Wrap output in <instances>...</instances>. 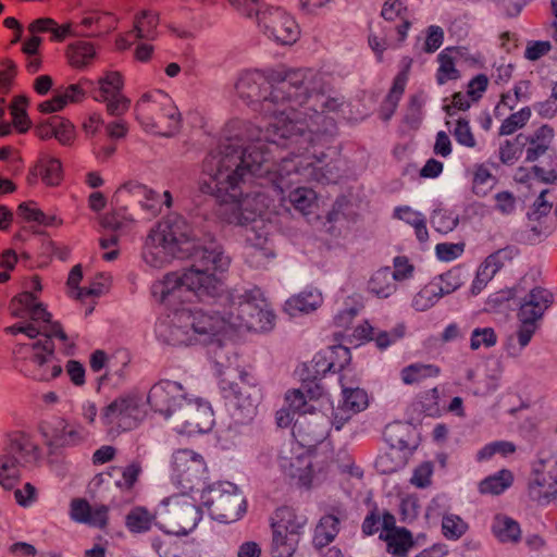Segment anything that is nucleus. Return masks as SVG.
Listing matches in <instances>:
<instances>
[{
	"label": "nucleus",
	"mask_w": 557,
	"mask_h": 557,
	"mask_svg": "<svg viewBox=\"0 0 557 557\" xmlns=\"http://www.w3.org/2000/svg\"><path fill=\"white\" fill-rule=\"evenodd\" d=\"M197 259L183 272L172 271L152 285V295L157 301L172 309L168 325V342L173 346H190L197 342L221 343L232 323L220 313H209L201 309L191 310L183 305L193 294L199 300L215 298L223 293V283L218 273L227 270L230 260L221 251L200 248Z\"/></svg>",
	"instance_id": "nucleus-1"
},
{
	"label": "nucleus",
	"mask_w": 557,
	"mask_h": 557,
	"mask_svg": "<svg viewBox=\"0 0 557 557\" xmlns=\"http://www.w3.org/2000/svg\"><path fill=\"white\" fill-rule=\"evenodd\" d=\"M318 72L310 67H275L246 71L236 89L242 99L260 106V113L273 119V133L288 138L295 129L290 113L307 103L318 87Z\"/></svg>",
	"instance_id": "nucleus-2"
},
{
	"label": "nucleus",
	"mask_w": 557,
	"mask_h": 557,
	"mask_svg": "<svg viewBox=\"0 0 557 557\" xmlns=\"http://www.w3.org/2000/svg\"><path fill=\"white\" fill-rule=\"evenodd\" d=\"M256 171L252 164L246 163L244 157L237 154H224L214 164H203L199 190L219 201L218 215L222 222L246 226L273 203L267 191H240L247 174Z\"/></svg>",
	"instance_id": "nucleus-3"
},
{
	"label": "nucleus",
	"mask_w": 557,
	"mask_h": 557,
	"mask_svg": "<svg viewBox=\"0 0 557 557\" xmlns=\"http://www.w3.org/2000/svg\"><path fill=\"white\" fill-rule=\"evenodd\" d=\"M45 339L20 344L14 350L15 368L26 377L37 382H50L62 374V366L55 356L53 338L67 344L70 338L62 324L54 321L42 331Z\"/></svg>",
	"instance_id": "nucleus-4"
},
{
	"label": "nucleus",
	"mask_w": 557,
	"mask_h": 557,
	"mask_svg": "<svg viewBox=\"0 0 557 557\" xmlns=\"http://www.w3.org/2000/svg\"><path fill=\"white\" fill-rule=\"evenodd\" d=\"M488 85L487 75L480 73L468 81L463 90L455 91L443 98L442 110L445 113V125L455 140L466 148H474L476 139L469 119L460 113H465L472 106L478 104L487 91Z\"/></svg>",
	"instance_id": "nucleus-5"
},
{
	"label": "nucleus",
	"mask_w": 557,
	"mask_h": 557,
	"mask_svg": "<svg viewBox=\"0 0 557 557\" xmlns=\"http://www.w3.org/2000/svg\"><path fill=\"white\" fill-rule=\"evenodd\" d=\"M380 32L370 30L368 45L377 62H383L388 49L400 48L407 40L414 24V13L406 0H385L381 7Z\"/></svg>",
	"instance_id": "nucleus-6"
},
{
	"label": "nucleus",
	"mask_w": 557,
	"mask_h": 557,
	"mask_svg": "<svg viewBox=\"0 0 557 557\" xmlns=\"http://www.w3.org/2000/svg\"><path fill=\"white\" fill-rule=\"evenodd\" d=\"M194 249V243L181 231L178 220L166 216L149 231L143 255L147 263L160 269L175 258L188 257Z\"/></svg>",
	"instance_id": "nucleus-7"
},
{
	"label": "nucleus",
	"mask_w": 557,
	"mask_h": 557,
	"mask_svg": "<svg viewBox=\"0 0 557 557\" xmlns=\"http://www.w3.org/2000/svg\"><path fill=\"white\" fill-rule=\"evenodd\" d=\"M307 398L299 388L288 391L285 396L293 413L297 414L292 424V435L299 446L311 448L327 436V424L332 423V417L326 413L330 409H321L320 401H309Z\"/></svg>",
	"instance_id": "nucleus-8"
},
{
	"label": "nucleus",
	"mask_w": 557,
	"mask_h": 557,
	"mask_svg": "<svg viewBox=\"0 0 557 557\" xmlns=\"http://www.w3.org/2000/svg\"><path fill=\"white\" fill-rule=\"evenodd\" d=\"M135 116L146 129L171 137L182 127V115L172 98L161 90L146 92L136 101Z\"/></svg>",
	"instance_id": "nucleus-9"
},
{
	"label": "nucleus",
	"mask_w": 557,
	"mask_h": 557,
	"mask_svg": "<svg viewBox=\"0 0 557 557\" xmlns=\"http://www.w3.org/2000/svg\"><path fill=\"white\" fill-rule=\"evenodd\" d=\"M201 504L210 516L223 523L242 519L247 512V500L239 488L231 482H219L201 493Z\"/></svg>",
	"instance_id": "nucleus-10"
},
{
	"label": "nucleus",
	"mask_w": 557,
	"mask_h": 557,
	"mask_svg": "<svg viewBox=\"0 0 557 557\" xmlns=\"http://www.w3.org/2000/svg\"><path fill=\"white\" fill-rule=\"evenodd\" d=\"M554 294L545 287L535 286L521 299L517 311L518 330L517 339L520 347H525L531 342L536 331L541 327L546 311L553 306Z\"/></svg>",
	"instance_id": "nucleus-11"
},
{
	"label": "nucleus",
	"mask_w": 557,
	"mask_h": 557,
	"mask_svg": "<svg viewBox=\"0 0 557 557\" xmlns=\"http://www.w3.org/2000/svg\"><path fill=\"white\" fill-rule=\"evenodd\" d=\"M145 413L140 397L126 393L104 406L101 409L100 419L110 433L120 434L137 428Z\"/></svg>",
	"instance_id": "nucleus-12"
},
{
	"label": "nucleus",
	"mask_w": 557,
	"mask_h": 557,
	"mask_svg": "<svg viewBox=\"0 0 557 557\" xmlns=\"http://www.w3.org/2000/svg\"><path fill=\"white\" fill-rule=\"evenodd\" d=\"M335 462L333 448L322 449L313 454V460L304 456L292 458L284 465L285 475L295 481L299 488L311 490L315 484L323 482L331 467Z\"/></svg>",
	"instance_id": "nucleus-13"
},
{
	"label": "nucleus",
	"mask_w": 557,
	"mask_h": 557,
	"mask_svg": "<svg viewBox=\"0 0 557 557\" xmlns=\"http://www.w3.org/2000/svg\"><path fill=\"white\" fill-rule=\"evenodd\" d=\"M202 518L197 502L188 494L182 493L163 500V519L169 525L168 534L187 535Z\"/></svg>",
	"instance_id": "nucleus-14"
},
{
	"label": "nucleus",
	"mask_w": 557,
	"mask_h": 557,
	"mask_svg": "<svg viewBox=\"0 0 557 557\" xmlns=\"http://www.w3.org/2000/svg\"><path fill=\"white\" fill-rule=\"evenodd\" d=\"M124 76L119 71H108L100 76L90 89V97L104 106L112 117L124 116L132 107V100L124 92Z\"/></svg>",
	"instance_id": "nucleus-15"
},
{
	"label": "nucleus",
	"mask_w": 557,
	"mask_h": 557,
	"mask_svg": "<svg viewBox=\"0 0 557 557\" xmlns=\"http://www.w3.org/2000/svg\"><path fill=\"white\" fill-rule=\"evenodd\" d=\"M230 317H234L233 311L230 312ZM235 319L238 326L249 331L265 332L274 326L275 314L268 308L263 298L247 292L238 302Z\"/></svg>",
	"instance_id": "nucleus-16"
},
{
	"label": "nucleus",
	"mask_w": 557,
	"mask_h": 557,
	"mask_svg": "<svg viewBox=\"0 0 557 557\" xmlns=\"http://www.w3.org/2000/svg\"><path fill=\"white\" fill-rule=\"evenodd\" d=\"M258 25L280 45H293L300 36V27L295 17L278 7L262 10L258 14Z\"/></svg>",
	"instance_id": "nucleus-17"
},
{
	"label": "nucleus",
	"mask_w": 557,
	"mask_h": 557,
	"mask_svg": "<svg viewBox=\"0 0 557 557\" xmlns=\"http://www.w3.org/2000/svg\"><path fill=\"white\" fill-rule=\"evenodd\" d=\"M172 473L182 490L193 491L205 480L207 463L202 455L188 448H180L172 455Z\"/></svg>",
	"instance_id": "nucleus-18"
},
{
	"label": "nucleus",
	"mask_w": 557,
	"mask_h": 557,
	"mask_svg": "<svg viewBox=\"0 0 557 557\" xmlns=\"http://www.w3.org/2000/svg\"><path fill=\"white\" fill-rule=\"evenodd\" d=\"M331 363L327 360L325 349L317 352L309 364H305L300 380L301 391L307 395L309 401H320L321 409H332L333 401L319 383L327 372H331Z\"/></svg>",
	"instance_id": "nucleus-19"
},
{
	"label": "nucleus",
	"mask_w": 557,
	"mask_h": 557,
	"mask_svg": "<svg viewBox=\"0 0 557 557\" xmlns=\"http://www.w3.org/2000/svg\"><path fill=\"white\" fill-rule=\"evenodd\" d=\"M438 66L435 72V82L438 86L446 85L449 82L461 79L462 73L458 64H467L476 67L480 60L472 54L468 47L448 46L445 47L436 57Z\"/></svg>",
	"instance_id": "nucleus-20"
},
{
	"label": "nucleus",
	"mask_w": 557,
	"mask_h": 557,
	"mask_svg": "<svg viewBox=\"0 0 557 557\" xmlns=\"http://www.w3.org/2000/svg\"><path fill=\"white\" fill-rule=\"evenodd\" d=\"M5 451L20 461L22 467L38 466L44 455L37 435L28 429L8 432Z\"/></svg>",
	"instance_id": "nucleus-21"
},
{
	"label": "nucleus",
	"mask_w": 557,
	"mask_h": 557,
	"mask_svg": "<svg viewBox=\"0 0 557 557\" xmlns=\"http://www.w3.org/2000/svg\"><path fill=\"white\" fill-rule=\"evenodd\" d=\"M186 399L182 385L169 380L153 384L147 397L151 409L165 418L176 417Z\"/></svg>",
	"instance_id": "nucleus-22"
},
{
	"label": "nucleus",
	"mask_w": 557,
	"mask_h": 557,
	"mask_svg": "<svg viewBox=\"0 0 557 557\" xmlns=\"http://www.w3.org/2000/svg\"><path fill=\"white\" fill-rule=\"evenodd\" d=\"M180 432L187 435L209 432L213 424V410L208 403L186 399L175 417Z\"/></svg>",
	"instance_id": "nucleus-23"
},
{
	"label": "nucleus",
	"mask_w": 557,
	"mask_h": 557,
	"mask_svg": "<svg viewBox=\"0 0 557 557\" xmlns=\"http://www.w3.org/2000/svg\"><path fill=\"white\" fill-rule=\"evenodd\" d=\"M528 500L537 507H546L557 499V474L544 463L534 468L525 485Z\"/></svg>",
	"instance_id": "nucleus-24"
},
{
	"label": "nucleus",
	"mask_w": 557,
	"mask_h": 557,
	"mask_svg": "<svg viewBox=\"0 0 557 557\" xmlns=\"http://www.w3.org/2000/svg\"><path fill=\"white\" fill-rule=\"evenodd\" d=\"M338 381L343 389V401L336 411L330 410L332 424L336 430H341L352 416L363 411L369 404L366 391L359 387H349L346 375H341Z\"/></svg>",
	"instance_id": "nucleus-25"
},
{
	"label": "nucleus",
	"mask_w": 557,
	"mask_h": 557,
	"mask_svg": "<svg viewBox=\"0 0 557 557\" xmlns=\"http://www.w3.org/2000/svg\"><path fill=\"white\" fill-rule=\"evenodd\" d=\"M70 518L99 530H107L110 520V507L106 504L91 506L84 497H74L70 503Z\"/></svg>",
	"instance_id": "nucleus-26"
},
{
	"label": "nucleus",
	"mask_w": 557,
	"mask_h": 557,
	"mask_svg": "<svg viewBox=\"0 0 557 557\" xmlns=\"http://www.w3.org/2000/svg\"><path fill=\"white\" fill-rule=\"evenodd\" d=\"M106 140H95L92 151L96 158L102 162L110 160L117 151V143L125 139L129 133V123L122 117L103 125Z\"/></svg>",
	"instance_id": "nucleus-27"
},
{
	"label": "nucleus",
	"mask_w": 557,
	"mask_h": 557,
	"mask_svg": "<svg viewBox=\"0 0 557 557\" xmlns=\"http://www.w3.org/2000/svg\"><path fill=\"white\" fill-rule=\"evenodd\" d=\"M346 517L345 510L339 506L331 507L318 520L312 534V546L315 550L321 552L329 546L338 535L341 531V520Z\"/></svg>",
	"instance_id": "nucleus-28"
},
{
	"label": "nucleus",
	"mask_w": 557,
	"mask_h": 557,
	"mask_svg": "<svg viewBox=\"0 0 557 557\" xmlns=\"http://www.w3.org/2000/svg\"><path fill=\"white\" fill-rule=\"evenodd\" d=\"M308 524V517L293 505L282 504L277 506L269 519L270 529H281L304 535Z\"/></svg>",
	"instance_id": "nucleus-29"
},
{
	"label": "nucleus",
	"mask_w": 557,
	"mask_h": 557,
	"mask_svg": "<svg viewBox=\"0 0 557 557\" xmlns=\"http://www.w3.org/2000/svg\"><path fill=\"white\" fill-rule=\"evenodd\" d=\"M554 139V129L544 124L524 137L522 149L524 150V161L533 163L541 157L547 156L555 149L552 147Z\"/></svg>",
	"instance_id": "nucleus-30"
},
{
	"label": "nucleus",
	"mask_w": 557,
	"mask_h": 557,
	"mask_svg": "<svg viewBox=\"0 0 557 557\" xmlns=\"http://www.w3.org/2000/svg\"><path fill=\"white\" fill-rule=\"evenodd\" d=\"M548 193V189H543L527 212V218L531 223L532 231L539 235H548L555 228L554 222L549 215L553 205L546 200Z\"/></svg>",
	"instance_id": "nucleus-31"
},
{
	"label": "nucleus",
	"mask_w": 557,
	"mask_h": 557,
	"mask_svg": "<svg viewBox=\"0 0 557 557\" xmlns=\"http://www.w3.org/2000/svg\"><path fill=\"white\" fill-rule=\"evenodd\" d=\"M38 177L46 186H59L63 180L62 163L57 158H45L36 162L29 170L27 181L29 184L37 182Z\"/></svg>",
	"instance_id": "nucleus-32"
},
{
	"label": "nucleus",
	"mask_w": 557,
	"mask_h": 557,
	"mask_svg": "<svg viewBox=\"0 0 557 557\" xmlns=\"http://www.w3.org/2000/svg\"><path fill=\"white\" fill-rule=\"evenodd\" d=\"M398 289L391 267H381L374 271L367 282V290L377 299H387Z\"/></svg>",
	"instance_id": "nucleus-33"
},
{
	"label": "nucleus",
	"mask_w": 557,
	"mask_h": 557,
	"mask_svg": "<svg viewBox=\"0 0 557 557\" xmlns=\"http://www.w3.org/2000/svg\"><path fill=\"white\" fill-rule=\"evenodd\" d=\"M270 530L269 552L271 557H293L298 549L302 535L275 528Z\"/></svg>",
	"instance_id": "nucleus-34"
},
{
	"label": "nucleus",
	"mask_w": 557,
	"mask_h": 557,
	"mask_svg": "<svg viewBox=\"0 0 557 557\" xmlns=\"http://www.w3.org/2000/svg\"><path fill=\"white\" fill-rule=\"evenodd\" d=\"M79 25L86 29L79 36L97 38L115 29L116 18L109 12H92L84 16Z\"/></svg>",
	"instance_id": "nucleus-35"
},
{
	"label": "nucleus",
	"mask_w": 557,
	"mask_h": 557,
	"mask_svg": "<svg viewBox=\"0 0 557 557\" xmlns=\"http://www.w3.org/2000/svg\"><path fill=\"white\" fill-rule=\"evenodd\" d=\"M413 410L422 417L440 418L445 414V407L441 405V392L438 386L423 391L412 400Z\"/></svg>",
	"instance_id": "nucleus-36"
},
{
	"label": "nucleus",
	"mask_w": 557,
	"mask_h": 557,
	"mask_svg": "<svg viewBox=\"0 0 557 557\" xmlns=\"http://www.w3.org/2000/svg\"><path fill=\"white\" fill-rule=\"evenodd\" d=\"M491 531L497 541L503 544H518L522 537L519 522L500 512L494 516Z\"/></svg>",
	"instance_id": "nucleus-37"
},
{
	"label": "nucleus",
	"mask_w": 557,
	"mask_h": 557,
	"mask_svg": "<svg viewBox=\"0 0 557 557\" xmlns=\"http://www.w3.org/2000/svg\"><path fill=\"white\" fill-rule=\"evenodd\" d=\"M64 55L72 69L84 70L92 64L97 57V51L92 42L77 40L67 45Z\"/></svg>",
	"instance_id": "nucleus-38"
},
{
	"label": "nucleus",
	"mask_w": 557,
	"mask_h": 557,
	"mask_svg": "<svg viewBox=\"0 0 557 557\" xmlns=\"http://www.w3.org/2000/svg\"><path fill=\"white\" fill-rule=\"evenodd\" d=\"M219 391L226 406L239 410L245 416H250L253 412L255 406L248 397H243V392L237 383L221 379Z\"/></svg>",
	"instance_id": "nucleus-39"
},
{
	"label": "nucleus",
	"mask_w": 557,
	"mask_h": 557,
	"mask_svg": "<svg viewBox=\"0 0 557 557\" xmlns=\"http://www.w3.org/2000/svg\"><path fill=\"white\" fill-rule=\"evenodd\" d=\"M160 16L151 10H141L135 14L133 20V28L135 38L146 41H154L159 37L158 26Z\"/></svg>",
	"instance_id": "nucleus-40"
},
{
	"label": "nucleus",
	"mask_w": 557,
	"mask_h": 557,
	"mask_svg": "<svg viewBox=\"0 0 557 557\" xmlns=\"http://www.w3.org/2000/svg\"><path fill=\"white\" fill-rule=\"evenodd\" d=\"M380 539L386 543V550L393 557H408L409 550L414 546L413 535L405 527L393 533H381Z\"/></svg>",
	"instance_id": "nucleus-41"
},
{
	"label": "nucleus",
	"mask_w": 557,
	"mask_h": 557,
	"mask_svg": "<svg viewBox=\"0 0 557 557\" xmlns=\"http://www.w3.org/2000/svg\"><path fill=\"white\" fill-rule=\"evenodd\" d=\"M442 369L434 363L413 362L400 370V379L405 385H416L441 375Z\"/></svg>",
	"instance_id": "nucleus-42"
},
{
	"label": "nucleus",
	"mask_w": 557,
	"mask_h": 557,
	"mask_svg": "<svg viewBox=\"0 0 557 557\" xmlns=\"http://www.w3.org/2000/svg\"><path fill=\"white\" fill-rule=\"evenodd\" d=\"M513 480V473L509 469H500L481 480L478 490L482 495H500L512 485Z\"/></svg>",
	"instance_id": "nucleus-43"
},
{
	"label": "nucleus",
	"mask_w": 557,
	"mask_h": 557,
	"mask_svg": "<svg viewBox=\"0 0 557 557\" xmlns=\"http://www.w3.org/2000/svg\"><path fill=\"white\" fill-rule=\"evenodd\" d=\"M323 302L322 294L317 289H308L290 297L286 306L290 314L310 313L317 310Z\"/></svg>",
	"instance_id": "nucleus-44"
},
{
	"label": "nucleus",
	"mask_w": 557,
	"mask_h": 557,
	"mask_svg": "<svg viewBox=\"0 0 557 557\" xmlns=\"http://www.w3.org/2000/svg\"><path fill=\"white\" fill-rule=\"evenodd\" d=\"M156 515L146 507L136 506L125 517V525L131 533H146L156 523Z\"/></svg>",
	"instance_id": "nucleus-45"
},
{
	"label": "nucleus",
	"mask_w": 557,
	"mask_h": 557,
	"mask_svg": "<svg viewBox=\"0 0 557 557\" xmlns=\"http://www.w3.org/2000/svg\"><path fill=\"white\" fill-rule=\"evenodd\" d=\"M364 305L361 299H352V305L345 307L338 311L333 318V325L338 330L335 333L337 341H344L347 336V332L351 331L352 322L359 312L363 309Z\"/></svg>",
	"instance_id": "nucleus-46"
},
{
	"label": "nucleus",
	"mask_w": 557,
	"mask_h": 557,
	"mask_svg": "<svg viewBox=\"0 0 557 557\" xmlns=\"http://www.w3.org/2000/svg\"><path fill=\"white\" fill-rule=\"evenodd\" d=\"M411 59H408L407 64L396 74L393 79L392 86L384 99V103L388 107L391 113H394L404 92L409 79V71L411 66Z\"/></svg>",
	"instance_id": "nucleus-47"
},
{
	"label": "nucleus",
	"mask_w": 557,
	"mask_h": 557,
	"mask_svg": "<svg viewBox=\"0 0 557 557\" xmlns=\"http://www.w3.org/2000/svg\"><path fill=\"white\" fill-rule=\"evenodd\" d=\"M28 98L24 95L14 96L10 104L12 124L18 134L27 133L32 121L27 114Z\"/></svg>",
	"instance_id": "nucleus-48"
},
{
	"label": "nucleus",
	"mask_w": 557,
	"mask_h": 557,
	"mask_svg": "<svg viewBox=\"0 0 557 557\" xmlns=\"http://www.w3.org/2000/svg\"><path fill=\"white\" fill-rule=\"evenodd\" d=\"M115 471H120L122 475V478L115 482V486L121 492H132L143 473V467L140 461L133 460L122 468L116 466L110 467L108 473L112 475Z\"/></svg>",
	"instance_id": "nucleus-49"
},
{
	"label": "nucleus",
	"mask_w": 557,
	"mask_h": 557,
	"mask_svg": "<svg viewBox=\"0 0 557 557\" xmlns=\"http://www.w3.org/2000/svg\"><path fill=\"white\" fill-rule=\"evenodd\" d=\"M35 205L36 203L34 201L22 202L17 207V216L27 223L36 222L37 224L44 226H54L62 224V220H58L55 215H47Z\"/></svg>",
	"instance_id": "nucleus-50"
},
{
	"label": "nucleus",
	"mask_w": 557,
	"mask_h": 557,
	"mask_svg": "<svg viewBox=\"0 0 557 557\" xmlns=\"http://www.w3.org/2000/svg\"><path fill=\"white\" fill-rule=\"evenodd\" d=\"M326 357L331 363V372L345 375V371H351L349 366L351 361L350 349L342 344L329 346L325 348Z\"/></svg>",
	"instance_id": "nucleus-51"
},
{
	"label": "nucleus",
	"mask_w": 557,
	"mask_h": 557,
	"mask_svg": "<svg viewBox=\"0 0 557 557\" xmlns=\"http://www.w3.org/2000/svg\"><path fill=\"white\" fill-rule=\"evenodd\" d=\"M20 467H22L20 461L10 455L0 456V484L3 488L10 491L18 484Z\"/></svg>",
	"instance_id": "nucleus-52"
},
{
	"label": "nucleus",
	"mask_w": 557,
	"mask_h": 557,
	"mask_svg": "<svg viewBox=\"0 0 557 557\" xmlns=\"http://www.w3.org/2000/svg\"><path fill=\"white\" fill-rule=\"evenodd\" d=\"M442 297V289L433 278L414 295L412 307L417 311H425L432 308Z\"/></svg>",
	"instance_id": "nucleus-53"
},
{
	"label": "nucleus",
	"mask_w": 557,
	"mask_h": 557,
	"mask_svg": "<svg viewBox=\"0 0 557 557\" xmlns=\"http://www.w3.org/2000/svg\"><path fill=\"white\" fill-rule=\"evenodd\" d=\"M545 161L540 164H534L531 168V173L537 181L547 185H557V152L550 151L544 157Z\"/></svg>",
	"instance_id": "nucleus-54"
},
{
	"label": "nucleus",
	"mask_w": 557,
	"mask_h": 557,
	"mask_svg": "<svg viewBox=\"0 0 557 557\" xmlns=\"http://www.w3.org/2000/svg\"><path fill=\"white\" fill-rule=\"evenodd\" d=\"M408 456L399 447L391 445L388 449L379 456L377 465L383 473H394L406 466Z\"/></svg>",
	"instance_id": "nucleus-55"
},
{
	"label": "nucleus",
	"mask_w": 557,
	"mask_h": 557,
	"mask_svg": "<svg viewBox=\"0 0 557 557\" xmlns=\"http://www.w3.org/2000/svg\"><path fill=\"white\" fill-rule=\"evenodd\" d=\"M531 115L532 110L530 107H523L519 111L510 113L503 120L498 128V135H512L513 133L523 128L528 124L529 120L531 119Z\"/></svg>",
	"instance_id": "nucleus-56"
},
{
	"label": "nucleus",
	"mask_w": 557,
	"mask_h": 557,
	"mask_svg": "<svg viewBox=\"0 0 557 557\" xmlns=\"http://www.w3.org/2000/svg\"><path fill=\"white\" fill-rule=\"evenodd\" d=\"M517 450V446L512 442L508 441H495L485 444L481 449L476 453V461H487L492 459L495 455H500L506 458L510 455H513Z\"/></svg>",
	"instance_id": "nucleus-57"
},
{
	"label": "nucleus",
	"mask_w": 557,
	"mask_h": 557,
	"mask_svg": "<svg viewBox=\"0 0 557 557\" xmlns=\"http://www.w3.org/2000/svg\"><path fill=\"white\" fill-rule=\"evenodd\" d=\"M314 199V191L307 187H297L288 195V200L293 208L304 215L311 213Z\"/></svg>",
	"instance_id": "nucleus-58"
},
{
	"label": "nucleus",
	"mask_w": 557,
	"mask_h": 557,
	"mask_svg": "<svg viewBox=\"0 0 557 557\" xmlns=\"http://www.w3.org/2000/svg\"><path fill=\"white\" fill-rule=\"evenodd\" d=\"M94 86V81L82 77L76 84H70L63 92H60L65 100V106L69 103H81L86 99L87 90L90 92Z\"/></svg>",
	"instance_id": "nucleus-59"
},
{
	"label": "nucleus",
	"mask_w": 557,
	"mask_h": 557,
	"mask_svg": "<svg viewBox=\"0 0 557 557\" xmlns=\"http://www.w3.org/2000/svg\"><path fill=\"white\" fill-rule=\"evenodd\" d=\"M498 335L491 326L475 327L470 336V349L479 350L480 348H492L497 344Z\"/></svg>",
	"instance_id": "nucleus-60"
},
{
	"label": "nucleus",
	"mask_w": 557,
	"mask_h": 557,
	"mask_svg": "<svg viewBox=\"0 0 557 557\" xmlns=\"http://www.w3.org/2000/svg\"><path fill=\"white\" fill-rule=\"evenodd\" d=\"M52 122L55 124L54 138L62 146H71L76 139V129L74 124L69 120L60 115H52Z\"/></svg>",
	"instance_id": "nucleus-61"
},
{
	"label": "nucleus",
	"mask_w": 557,
	"mask_h": 557,
	"mask_svg": "<svg viewBox=\"0 0 557 557\" xmlns=\"http://www.w3.org/2000/svg\"><path fill=\"white\" fill-rule=\"evenodd\" d=\"M512 259V249L509 247L498 249L485 258V260L479 265L488 272L492 277L505 265L506 261Z\"/></svg>",
	"instance_id": "nucleus-62"
},
{
	"label": "nucleus",
	"mask_w": 557,
	"mask_h": 557,
	"mask_svg": "<svg viewBox=\"0 0 557 557\" xmlns=\"http://www.w3.org/2000/svg\"><path fill=\"white\" fill-rule=\"evenodd\" d=\"M467 523L457 515H447L442 520V533L447 540L456 541L467 531Z\"/></svg>",
	"instance_id": "nucleus-63"
},
{
	"label": "nucleus",
	"mask_w": 557,
	"mask_h": 557,
	"mask_svg": "<svg viewBox=\"0 0 557 557\" xmlns=\"http://www.w3.org/2000/svg\"><path fill=\"white\" fill-rule=\"evenodd\" d=\"M38 296L34 292L24 290L11 299L12 314L24 317L37 302Z\"/></svg>",
	"instance_id": "nucleus-64"
}]
</instances>
